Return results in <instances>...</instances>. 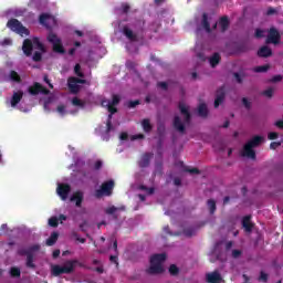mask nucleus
<instances>
[{
	"instance_id": "a19ab883",
	"label": "nucleus",
	"mask_w": 283,
	"mask_h": 283,
	"mask_svg": "<svg viewBox=\"0 0 283 283\" xmlns=\"http://www.w3.org/2000/svg\"><path fill=\"white\" fill-rule=\"evenodd\" d=\"M49 226H50V227H53V228L59 227V218H56V217L50 218V219H49Z\"/></svg>"
},
{
	"instance_id": "ddd939ff",
	"label": "nucleus",
	"mask_w": 283,
	"mask_h": 283,
	"mask_svg": "<svg viewBox=\"0 0 283 283\" xmlns=\"http://www.w3.org/2000/svg\"><path fill=\"white\" fill-rule=\"evenodd\" d=\"M151 158H154V153H145L139 160V167L142 169L149 167V163H151Z\"/></svg>"
},
{
	"instance_id": "3c124183",
	"label": "nucleus",
	"mask_w": 283,
	"mask_h": 283,
	"mask_svg": "<svg viewBox=\"0 0 283 283\" xmlns=\"http://www.w3.org/2000/svg\"><path fill=\"white\" fill-rule=\"evenodd\" d=\"M107 105V109L109 112V114H116V112H118V108H116V106L112 105V104H106Z\"/></svg>"
},
{
	"instance_id": "412c9836",
	"label": "nucleus",
	"mask_w": 283,
	"mask_h": 283,
	"mask_svg": "<svg viewBox=\"0 0 283 283\" xmlns=\"http://www.w3.org/2000/svg\"><path fill=\"white\" fill-rule=\"evenodd\" d=\"M174 127L177 132L180 134H185V124H182V120L180 119V116H175L174 118Z\"/></svg>"
},
{
	"instance_id": "4d7b16f0",
	"label": "nucleus",
	"mask_w": 283,
	"mask_h": 283,
	"mask_svg": "<svg viewBox=\"0 0 283 283\" xmlns=\"http://www.w3.org/2000/svg\"><path fill=\"white\" fill-rule=\"evenodd\" d=\"M282 81V75H274L271 80L270 83H280Z\"/></svg>"
},
{
	"instance_id": "052dcab7",
	"label": "nucleus",
	"mask_w": 283,
	"mask_h": 283,
	"mask_svg": "<svg viewBox=\"0 0 283 283\" xmlns=\"http://www.w3.org/2000/svg\"><path fill=\"white\" fill-rule=\"evenodd\" d=\"M264 36V31L262 29H256L255 30V38L256 39H262Z\"/></svg>"
},
{
	"instance_id": "5701e85b",
	"label": "nucleus",
	"mask_w": 283,
	"mask_h": 283,
	"mask_svg": "<svg viewBox=\"0 0 283 283\" xmlns=\"http://www.w3.org/2000/svg\"><path fill=\"white\" fill-rule=\"evenodd\" d=\"M198 115H199L201 118H207V117L209 116V108L207 107V104L201 103V104L198 106Z\"/></svg>"
},
{
	"instance_id": "f257e3e1",
	"label": "nucleus",
	"mask_w": 283,
	"mask_h": 283,
	"mask_svg": "<svg viewBox=\"0 0 283 283\" xmlns=\"http://www.w3.org/2000/svg\"><path fill=\"white\" fill-rule=\"evenodd\" d=\"M167 260V253L154 254L150 256V266L147 270L148 275H160L165 273L163 262Z\"/></svg>"
},
{
	"instance_id": "864d4df0",
	"label": "nucleus",
	"mask_w": 283,
	"mask_h": 283,
	"mask_svg": "<svg viewBox=\"0 0 283 283\" xmlns=\"http://www.w3.org/2000/svg\"><path fill=\"white\" fill-rule=\"evenodd\" d=\"M242 104L245 107V109H251V102L247 97L242 98Z\"/></svg>"
},
{
	"instance_id": "a18cd8bd",
	"label": "nucleus",
	"mask_w": 283,
	"mask_h": 283,
	"mask_svg": "<svg viewBox=\"0 0 283 283\" xmlns=\"http://www.w3.org/2000/svg\"><path fill=\"white\" fill-rule=\"evenodd\" d=\"M132 7L128 3H122V12L123 14H128Z\"/></svg>"
},
{
	"instance_id": "e2e57ef3",
	"label": "nucleus",
	"mask_w": 283,
	"mask_h": 283,
	"mask_svg": "<svg viewBox=\"0 0 283 283\" xmlns=\"http://www.w3.org/2000/svg\"><path fill=\"white\" fill-rule=\"evenodd\" d=\"M282 145L281 142H272L270 144V149H277V147H280Z\"/></svg>"
},
{
	"instance_id": "72a5a7b5",
	"label": "nucleus",
	"mask_w": 283,
	"mask_h": 283,
	"mask_svg": "<svg viewBox=\"0 0 283 283\" xmlns=\"http://www.w3.org/2000/svg\"><path fill=\"white\" fill-rule=\"evenodd\" d=\"M48 19H50L49 13L40 14L39 21H40L41 25H48Z\"/></svg>"
},
{
	"instance_id": "58836bf2",
	"label": "nucleus",
	"mask_w": 283,
	"mask_h": 283,
	"mask_svg": "<svg viewBox=\"0 0 283 283\" xmlns=\"http://www.w3.org/2000/svg\"><path fill=\"white\" fill-rule=\"evenodd\" d=\"M33 61L35 62V63H39V62H41L42 61V59H43V54L41 53V52H39V51H35L34 53H33Z\"/></svg>"
},
{
	"instance_id": "37998d69",
	"label": "nucleus",
	"mask_w": 283,
	"mask_h": 283,
	"mask_svg": "<svg viewBox=\"0 0 283 283\" xmlns=\"http://www.w3.org/2000/svg\"><path fill=\"white\" fill-rule=\"evenodd\" d=\"M259 282H269V274L264 273V271H261Z\"/></svg>"
},
{
	"instance_id": "e433bc0d",
	"label": "nucleus",
	"mask_w": 283,
	"mask_h": 283,
	"mask_svg": "<svg viewBox=\"0 0 283 283\" xmlns=\"http://www.w3.org/2000/svg\"><path fill=\"white\" fill-rule=\"evenodd\" d=\"M184 235H186V238H191L192 235H196V229H193V228H186L184 230Z\"/></svg>"
},
{
	"instance_id": "0eeeda50",
	"label": "nucleus",
	"mask_w": 283,
	"mask_h": 283,
	"mask_svg": "<svg viewBox=\"0 0 283 283\" xmlns=\"http://www.w3.org/2000/svg\"><path fill=\"white\" fill-rule=\"evenodd\" d=\"M29 94H31V96H36L39 94H44L48 96V94H50V90L41 85V83L35 82L32 86L29 87Z\"/></svg>"
},
{
	"instance_id": "7c9ffc66",
	"label": "nucleus",
	"mask_w": 283,
	"mask_h": 283,
	"mask_svg": "<svg viewBox=\"0 0 283 283\" xmlns=\"http://www.w3.org/2000/svg\"><path fill=\"white\" fill-rule=\"evenodd\" d=\"M27 268L28 269H36V264H34V254H29L27 256Z\"/></svg>"
},
{
	"instance_id": "49530a36",
	"label": "nucleus",
	"mask_w": 283,
	"mask_h": 283,
	"mask_svg": "<svg viewBox=\"0 0 283 283\" xmlns=\"http://www.w3.org/2000/svg\"><path fill=\"white\" fill-rule=\"evenodd\" d=\"M139 189H142V191H146L148 196H151L155 191L154 188H149L147 186H140Z\"/></svg>"
},
{
	"instance_id": "a878e982",
	"label": "nucleus",
	"mask_w": 283,
	"mask_h": 283,
	"mask_svg": "<svg viewBox=\"0 0 283 283\" xmlns=\"http://www.w3.org/2000/svg\"><path fill=\"white\" fill-rule=\"evenodd\" d=\"M137 32V34H142L145 32V20H137L133 25Z\"/></svg>"
},
{
	"instance_id": "cd10ccee",
	"label": "nucleus",
	"mask_w": 283,
	"mask_h": 283,
	"mask_svg": "<svg viewBox=\"0 0 283 283\" xmlns=\"http://www.w3.org/2000/svg\"><path fill=\"white\" fill-rule=\"evenodd\" d=\"M59 240V232H53L50 238L46 239V247H54Z\"/></svg>"
},
{
	"instance_id": "473e14b6",
	"label": "nucleus",
	"mask_w": 283,
	"mask_h": 283,
	"mask_svg": "<svg viewBox=\"0 0 283 283\" xmlns=\"http://www.w3.org/2000/svg\"><path fill=\"white\" fill-rule=\"evenodd\" d=\"M72 105H74L75 107H85V102H83L78 97H73Z\"/></svg>"
},
{
	"instance_id": "423d86ee",
	"label": "nucleus",
	"mask_w": 283,
	"mask_h": 283,
	"mask_svg": "<svg viewBox=\"0 0 283 283\" xmlns=\"http://www.w3.org/2000/svg\"><path fill=\"white\" fill-rule=\"evenodd\" d=\"M46 39L49 43L53 45V52L56 54H65V48H63V42L59 35H56L54 32H50Z\"/></svg>"
},
{
	"instance_id": "c9c22d12",
	"label": "nucleus",
	"mask_w": 283,
	"mask_h": 283,
	"mask_svg": "<svg viewBox=\"0 0 283 283\" xmlns=\"http://www.w3.org/2000/svg\"><path fill=\"white\" fill-rule=\"evenodd\" d=\"M168 271H169L170 275H174V276H176L180 273V269H178L176 264H171L169 266Z\"/></svg>"
},
{
	"instance_id": "338daca9",
	"label": "nucleus",
	"mask_w": 283,
	"mask_h": 283,
	"mask_svg": "<svg viewBox=\"0 0 283 283\" xmlns=\"http://www.w3.org/2000/svg\"><path fill=\"white\" fill-rule=\"evenodd\" d=\"M109 261L118 266V255H111Z\"/></svg>"
},
{
	"instance_id": "5fc2aeb1",
	"label": "nucleus",
	"mask_w": 283,
	"mask_h": 283,
	"mask_svg": "<svg viewBox=\"0 0 283 283\" xmlns=\"http://www.w3.org/2000/svg\"><path fill=\"white\" fill-rule=\"evenodd\" d=\"M280 135L276 132H271L268 135L269 140H276Z\"/></svg>"
},
{
	"instance_id": "f03ea898",
	"label": "nucleus",
	"mask_w": 283,
	"mask_h": 283,
	"mask_svg": "<svg viewBox=\"0 0 283 283\" xmlns=\"http://www.w3.org/2000/svg\"><path fill=\"white\" fill-rule=\"evenodd\" d=\"M262 140H264V137L260 135L254 136L243 146L241 156H243L244 158H251L252 160H255V150H253V148L260 147Z\"/></svg>"
},
{
	"instance_id": "7ed1b4c3",
	"label": "nucleus",
	"mask_w": 283,
	"mask_h": 283,
	"mask_svg": "<svg viewBox=\"0 0 283 283\" xmlns=\"http://www.w3.org/2000/svg\"><path fill=\"white\" fill-rule=\"evenodd\" d=\"M76 264H78V260H69L64 263V265H53L51 273L54 277H59V275H70L74 273V269H76Z\"/></svg>"
},
{
	"instance_id": "dca6fc26",
	"label": "nucleus",
	"mask_w": 283,
	"mask_h": 283,
	"mask_svg": "<svg viewBox=\"0 0 283 283\" xmlns=\"http://www.w3.org/2000/svg\"><path fill=\"white\" fill-rule=\"evenodd\" d=\"M258 56L261 59H269V56H273V51L268 45H263L259 49Z\"/></svg>"
},
{
	"instance_id": "1a4fd4ad",
	"label": "nucleus",
	"mask_w": 283,
	"mask_h": 283,
	"mask_svg": "<svg viewBox=\"0 0 283 283\" xmlns=\"http://www.w3.org/2000/svg\"><path fill=\"white\" fill-rule=\"evenodd\" d=\"M70 191H72V187L67 184H60L56 188V193L61 200H65L70 196Z\"/></svg>"
},
{
	"instance_id": "79ce46f5",
	"label": "nucleus",
	"mask_w": 283,
	"mask_h": 283,
	"mask_svg": "<svg viewBox=\"0 0 283 283\" xmlns=\"http://www.w3.org/2000/svg\"><path fill=\"white\" fill-rule=\"evenodd\" d=\"M74 72H75L76 76H78L80 78H83V76H85L83 74V72H81V64H75Z\"/></svg>"
},
{
	"instance_id": "774afa93",
	"label": "nucleus",
	"mask_w": 283,
	"mask_h": 283,
	"mask_svg": "<svg viewBox=\"0 0 283 283\" xmlns=\"http://www.w3.org/2000/svg\"><path fill=\"white\" fill-rule=\"evenodd\" d=\"M233 76L237 83L242 84V75H240V73H234Z\"/></svg>"
},
{
	"instance_id": "4c0bfd02",
	"label": "nucleus",
	"mask_w": 283,
	"mask_h": 283,
	"mask_svg": "<svg viewBox=\"0 0 283 283\" xmlns=\"http://www.w3.org/2000/svg\"><path fill=\"white\" fill-rule=\"evenodd\" d=\"M33 43L36 46V50H40V52H45V45H43L39 39H34Z\"/></svg>"
},
{
	"instance_id": "680f3d73",
	"label": "nucleus",
	"mask_w": 283,
	"mask_h": 283,
	"mask_svg": "<svg viewBox=\"0 0 283 283\" xmlns=\"http://www.w3.org/2000/svg\"><path fill=\"white\" fill-rule=\"evenodd\" d=\"M114 129V126L112 125V120L106 122V134H109Z\"/></svg>"
},
{
	"instance_id": "c03bdc74",
	"label": "nucleus",
	"mask_w": 283,
	"mask_h": 283,
	"mask_svg": "<svg viewBox=\"0 0 283 283\" xmlns=\"http://www.w3.org/2000/svg\"><path fill=\"white\" fill-rule=\"evenodd\" d=\"M31 254L32 253H30V249H19L18 250V255H21V256L27 255V258H28Z\"/></svg>"
},
{
	"instance_id": "8fccbe9b",
	"label": "nucleus",
	"mask_w": 283,
	"mask_h": 283,
	"mask_svg": "<svg viewBox=\"0 0 283 283\" xmlns=\"http://www.w3.org/2000/svg\"><path fill=\"white\" fill-rule=\"evenodd\" d=\"M56 112H59L61 114V116H65L67 111H65V105H59L56 107Z\"/></svg>"
},
{
	"instance_id": "39448f33",
	"label": "nucleus",
	"mask_w": 283,
	"mask_h": 283,
	"mask_svg": "<svg viewBox=\"0 0 283 283\" xmlns=\"http://www.w3.org/2000/svg\"><path fill=\"white\" fill-rule=\"evenodd\" d=\"M115 186L116 184L112 179L104 181L101 185V188L95 190V198H103V196H112Z\"/></svg>"
},
{
	"instance_id": "4be33fe9",
	"label": "nucleus",
	"mask_w": 283,
	"mask_h": 283,
	"mask_svg": "<svg viewBox=\"0 0 283 283\" xmlns=\"http://www.w3.org/2000/svg\"><path fill=\"white\" fill-rule=\"evenodd\" d=\"M219 25H220L221 32L229 30V25H231V22L229 21V17L227 15L221 17L219 20Z\"/></svg>"
},
{
	"instance_id": "2eb2a0df",
	"label": "nucleus",
	"mask_w": 283,
	"mask_h": 283,
	"mask_svg": "<svg viewBox=\"0 0 283 283\" xmlns=\"http://www.w3.org/2000/svg\"><path fill=\"white\" fill-rule=\"evenodd\" d=\"M123 34L124 36H126V39H128V41H132L133 43H136V41H138V34L134 33V31H132V29H129L128 27L123 28Z\"/></svg>"
},
{
	"instance_id": "20e7f679",
	"label": "nucleus",
	"mask_w": 283,
	"mask_h": 283,
	"mask_svg": "<svg viewBox=\"0 0 283 283\" xmlns=\"http://www.w3.org/2000/svg\"><path fill=\"white\" fill-rule=\"evenodd\" d=\"M7 28H9V30L11 32H15V34H20V36H23V34L25 36L30 35V30H28V28L23 27V24L21 23V21H19L18 19H10L7 22Z\"/></svg>"
},
{
	"instance_id": "6ab92c4d",
	"label": "nucleus",
	"mask_w": 283,
	"mask_h": 283,
	"mask_svg": "<svg viewBox=\"0 0 283 283\" xmlns=\"http://www.w3.org/2000/svg\"><path fill=\"white\" fill-rule=\"evenodd\" d=\"M242 227L247 233H251V231H253V223H251V216L243 217Z\"/></svg>"
},
{
	"instance_id": "4468645a",
	"label": "nucleus",
	"mask_w": 283,
	"mask_h": 283,
	"mask_svg": "<svg viewBox=\"0 0 283 283\" xmlns=\"http://www.w3.org/2000/svg\"><path fill=\"white\" fill-rule=\"evenodd\" d=\"M22 50H23V53L25 54V56H32V50H34V45L32 44V40L25 39L23 41Z\"/></svg>"
},
{
	"instance_id": "c756f323",
	"label": "nucleus",
	"mask_w": 283,
	"mask_h": 283,
	"mask_svg": "<svg viewBox=\"0 0 283 283\" xmlns=\"http://www.w3.org/2000/svg\"><path fill=\"white\" fill-rule=\"evenodd\" d=\"M207 207L211 216H213V213H216V210L218 209V207L216 206V201L213 199H208Z\"/></svg>"
},
{
	"instance_id": "a211bd4d",
	"label": "nucleus",
	"mask_w": 283,
	"mask_h": 283,
	"mask_svg": "<svg viewBox=\"0 0 283 283\" xmlns=\"http://www.w3.org/2000/svg\"><path fill=\"white\" fill-rule=\"evenodd\" d=\"M23 98V91L14 92L11 97V107H17Z\"/></svg>"
},
{
	"instance_id": "c85d7f7f",
	"label": "nucleus",
	"mask_w": 283,
	"mask_h": 283,
	"mask_svg": "<svg viewBox=\"0 0 283 283\" xmlns=\"http://www.w3.org/2000/svg\"><path fill=\"white\" fill-rule=\"evenodd\" d=\"M269 70H271V65L264 64V65H261V66H255L253 69V72H255L256 74H262L264 72H269Z\"/></svg>"
},
{
	"instance_id": "f704fd0d",
	"label": "nucleus",
	"mask_w": 283,
	"mask_h": 283,
	"mask_svg": "<svg viewBox=\"0 0 283 283\" xmlns=\"http://www.w3.org/2000/svg\"><path fill=\"white\" fill-rule=\"evenodd\" d=\"M10 275L11 277H21V270L19 268H11Z\"/></svg>"
},
{
	"instance_id": "393cba45",
	"label": "nucleus",
	"mask_w": 283,
	"mask_h": 283,
	"mask_svg": "<svg viewBox=\"0 0 283 283\" xmlns=\"http://www.w3.org/2000/svg\"><path fill=\"white\" fill-rule=\"evenodd\" d=\"M142 127L145 134H149L151 133V129H154V126L151 125V122L149 120V118H145L142 120Z\"/></svg>"
},
{
	"instance_id": "9d476101",
	"label": "nucleus",
	"mask_w": 283,
	"mask_h": 283,
	"mask_svg": "<svg viewBox=\"0 0 283 283\" xmlns=\"http://www.w3.org/2000/svg\"><path fill=\"white\" fill-rule=\"evenodd\" d=\"M78 83H83V80L78 77H69L67 86L70 92H72V94H78V90H81V87L78 86Z\"/></svg>"
},
{
	"instance_id": "6e6552de",
	"label": "nucleus",
	"mask_w": 283,
	"mask_h": 283,
	"mask_svg": "<svg viewBox=\"0 0 283 283\" xmlns=\"http://www.w3.org/2000/svg\"><path fill=\"white\" fill-rule=\"evenodd\" d=\"M281 39L282 36L280 35V32L277 31V29L272 27L269 31V35L266 38L265 43H273L274 45H277Z\"/></svg>"
},
{
	"instance_id": "0e129e2a",
	"label": "nucleus",
	"mask_w": 283,
	"mask_h": 283,
	"mask_svg": "<svg viewBox=\"0 0 283 283\" xmlns=\"http://www.w3.org/2000/svg\"><path fill=\"white\" fill-rule=\"evenodd\" d=\"M158 87H161V90L167 91L169 87V84H167V82H159L157 83Z\"/></svg>"
},
{
	"instance_id": "09e8293b",
	"label": "nucleus",
	"mask_w": 283,
	"mask_h": 283,
	"mask_svg": "<svg viewBox=\"0 0 283 283\" xmlns=\"http://www.w3.org/2000/svg\"><path fill=\"white\" fill-rule=\"evenodd\" d=\"M29 251H30V253H34V252H36V251H41V245L40 244H33V245H31L30 248H29Z\"/></svg>"
},
{
	"instance_id": "13d9d810",
	"label": "nucleus",
	"mask_w": 283,
	"mask_h": 283,
	"mask_svg": "<svg viewBox=\"0 0 283 283\" xmlns=\"http://www.w3.org/2000/svg\"><path fill=\"white\" fill-rule=\"evenodd\" d=\"M240 255H242L241 250H233L232 251V258H234V260H238V258H240Z\"/></svg>"
},
{
	"instance_id": "69168bd1",
	"label": "nucleus",
	"mask_w": 283,
	"mask_h": 283,
	"mask_svg": "<svg viewBox=\"0 0 283 283\" xmlns=\"http://www.w3.org/2000/svg\"><path fill=\"white\" fill-rule=\"evenodd\" d=\"M137 105H140V101H138V99H136V101H130V102L128 103V107H130V108H134V107H136Z\"/></svg>"
},
{
	"instance_id": "2f4dec72",
	"label": "nucleus",
	"mask_w": 283,
	"mask_h": 283,
	"mask_svg": "<svg viewBox=\"0 0 283 283\" xmlns=\"http://www.w3.org/2000/svg\"><path fill=\"white\" fill-rule=\"evenodd\" d=\"M10 81L13 83H21V75L17 71H11L9 74Z\"/></svg>"
},
{
	"instance_id": "9b49d317",
	"label": "nucleus",
	"mask_w": 283,
	"mask_h": 283,
	"mask_svg": "<svg viewBox=\"0 0 283 283\" xmlns=\"http://www.w3.org/2000/svg\"><path fill=\"white\" fill-rule=\"evenodd\" d=\"M224 96H227V92H226L224 86H221L217 91V96H216V99H214V107L216 108L220 107V105H222V103H224Z\"/></svg>"
},
{
	"instance_id": "aec40b11",
	"label": "nucleus",
	"mask_w": 283,
	"mask_h": 283,
	"mask_svg": "<svg viewBox=\"0 0 283 283\" xmlns=\"http://www.w3.org/2000/svg\"><path fill=\"white\" fill-rule=\"evenodd\" d=\"M71 202H75V207H81L83 205V192L76 191L71 196Z\"/></svg>"
},
{
	"instance_id": "f3484780",
	"label": "nucleus",
	"mask_w": 283,
	"mask_h": 283,
	"mask_svg": "<svg viewBox=\"0 0 283 283\" xmlns=\"http://www.w3.org/2000/svg\"><path fill=\"white\" fill-rule=\"evenodd\" d=\"M179 109L182 116H185V123L186 125H189L191 123V113H189V108L185 106V104H179Z\"/></svg>"
},
{
	"instance_id": "ea45409f",
	"label": "nucleus",
	"mask_w": 283,
	"mask_h": 283,
	"mask_svg": "<svg viewBox=\"0 0 283 283\" xmlns=\"http://www.w3.org/2000/svg\"><path fill=\"white\" fill-rule=\"evenodd\" d=\"M273 87H270L262 92V96H266V98H273Z\"/></svg>"
},
{
	"instance_id": "f8f14e48",
	"label": "nucleus",
	"mask_w": 283,
	"mask_h": 283,
	"mask_svg": "<svg viewBox=\"0 0 283 283\" xmlns=\"http://www.w3.org/2000/svg\"><path fill=\"white\" fill-rule=\"evenodd\" d=\"M206 280L208 283H220L222 282V275L218 270L213 271L212 273H208L206 275Z\"/></svg>"
},
{
	"instance_id": "bf43d9fd",
	"label": "nucleus",
	"mask_w": 283,
	"mask_h": 283,
	"mask_svg": "<svg viewBox=\"0 0 283 283\" xmlns=\"http://www.w3.org/2000/svg\"><path fill=\"white\" fill-rule=\"evenodd\" d=\"M103 168V161L102 160H97L95 164H94V169L95 171H98L99 169Z\"/></svg>"
},
{
	"instance_id": "603ef678",
	"label": "nucleus",
	"mask_w": 283,
	"mask_h": 283,
	"mask_svg": "<svg viewBox=\"0 0 283 283\" xmlns=\"http://www.w3.org/2000/svg\"><path fill=\"white\" fill-rule=\"evenodd\" d=\"M120 103V97L118 95H113V99L111 102V105L116 106Z\"/></svg>"
},
{
	"instance_id": "de8ad7c7",
	"label": "nucleus",
	"mask_w": 283,
	"mask_h": 283,
	"mask_svg": "<svg viewBox=\"0 0 283 283\" xmlns=\"http://www.w3.org/2000/svg\"><path fill=\"white\" fill-rule=\"evenodd\" d=\"M116 211H118V208H116L114 206L106 209L107 216H114L116 213Z\"/></svg>"
},
{
	"instance_id": "b1692460",
	"label": "nucleus",
	"mask_w": 283,
	"mask_h": 283,
	"mask_svg": "<svg viewBox=\"0 0 283 283\" xmlns=\"http://www.w3.org/2000/svg\"><path fill=\"white\" fill-rule=\"evenodd\" d=\"M201 25L206 30V32L208 33L211 32V24L209 23V14L207 13L202 14Z\"/></svg>"
},
{
	"instance_id": "bb28decb",
	"label": "nucleus",
	"mask_w": 283,
	"mask_h": 283,
	"mask_svg": "<svg viewBox=\"0 0 283 283\" xmlns=\"http://www.w3.org/2000/svg\"><path fill=\"white\" fill-rule=\"evenodd\" d=\"M220 53H213L212 56L209 59V63L211 65V67H216L217 65L220 64Z\"/></svg>"
},
{
	"instance_id": "6e6d98bb",
	"label": "nucleus",
	"mask_w": 283,
	"mask_h": 283,
	"mask_svg": "<svg viewBox=\"0 0 283 283\" xmlns=\"http://www.w3.org/2000/svg\"><path fill=\"white\" fill-rule=\"evenodd\" d=\"M273 14H277V10H275L273 7L268 8L266 15L273 17Z\"/></svg>"
}]
</instances>
